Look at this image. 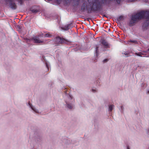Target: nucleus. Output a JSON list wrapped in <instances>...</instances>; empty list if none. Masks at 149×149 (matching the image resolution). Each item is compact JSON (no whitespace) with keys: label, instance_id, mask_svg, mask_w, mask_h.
Here are the masks:
<instances>
[{"label":"nucleus","instance_id":"f257e3e1","mask_svg":"<svg viewBox=\"0 0 149 149\" xmlns=\"http://www.w3.org/2000/svg\"><path fill=\"white\" fill-rule=\"evenodd\" d=\"M27 105L32 110L33 112L35 113H39V110L36 107L33 106L30 102H29L27 104Z\"/></svg>","mask_w":149,"mask_h":149},{"label":"nucleus","instance_id":"f03ea898","mask_svg":"<svg viewBox=\"0 0 149 149\" xmlns=\"http://www.w3.org/2000/svg\"><path fill=\"white\" fill-rule=\"evenodd\" d=\"M32 40L34 42L37 43H42L45 42V40H40L38 37L36 36L34 37Z\"/></svg>","mask_w":149,"mask_h":149},{"label":"nucleus","instance_id":"7ed1b4c3","mask_svg":"<svg viewBox=\"0 0 149 149\" xmlns=\"http://www.w3.org/2000/svg\"><path fill=\"white\" fill-rule=\"evenodd\" d=\"M66 107L68 109H72L73 107V105L72 104L67 103Z\"/></svg>","mask_w":149,"mask_h":149},{"label":"nucleus","instance_id":"20e7f679","mask_svg":"<svg viewBox=\"0 0 149 149\" xmlns=\"http://www.w3.org/2000/svg\"><path fill=\"white\" fill-rule=\"evenodd\" d=\"M56 41L58 42L61 43L63 42V40L60 37H57L56 39Z\"/></svg>","mask_w":149,"mask_h":149},{"label":"nucleus","instance_id":"39448f33","mask_svg":"<svg viewBox=\"0 0 149 149\" xmlns=\"http://www.w3.org/2000/svg\"><path fill=\"white\" fill-rule=\"evenodd\" d=\"M114 107V106L113 105H111L109 106V110L110 111H111L113 109Z\"/></svg>","mask_w":149,"mask_h":149},{"label":"nucleus","instance_id":"423d86ee","mask_svg":"<svg viewBox=\"0 0 149 149\" xmlns=\"http://www.w3.org/2000/svg\"><path fill=\"white\" fill-rule=\"evenodd\" d=\"M141 15V13H139V14H137L136 15V16L138 17L137 18V19H139L141 18L142 17V16H141L140 17Z\"/></svg>","mask_w":149,"mask_h":149},{"label":"nucleus","instance_id":"0eeeda50","mask_svg":"<svg viewBox=\"0 0 149 149\" xmlns=\"http://www.w3.org/2000/svg\"><path fill=\"white\" fill-rule=\"evenodd\" d=\"M51 35L49 33H47V34H45V37H51Z\"/></svg>","mask_w":149,"mask_h":149},{"label":"nucleus","instance_id":"6e6552de","mask_svg":"<svg viewBox=\"0 0 149 149\" xmlns=\"http://www.w3.org/2000/svg\"><path fill=\"white\" fill-rule=\"evenodd\" d=\"M97 91V89L93 88L92 89V91L93 93H95Z\"/></svg>","mask_w":149,"mask_h":149},{"label":"nucleus","instance_id":"1a4fd4ad","mask_svg":"<svg viewBox=\"0 0 149 149\" xmlns=\"http://www.w3.org/2000/svg\"><path fill=\"white\" fill-rule=\"evenodd\" d=\"M10 6L11 8H15V4H13V6H12L11 5H10Z\"/></svg>","mask_w":149,"mask_h":149},{"label":"nucleus","instance_id":"9d476101","mask_svg":"<svg viewBox=\"0 0 149 149\" xmlns=\"http://www.w3.org/2000/svg\"><path fill=\"white\" fill-rule=\"evenodd\" d=\"M136 54L137 55V56H141V54H139V53H136Z\"/></svg>","mask_w":149,"mask_h":149},{"label":"nucleus","instance_id":"9b49d317","mask_svg":"<svg viewBox=\"0 0 149 149\" xmlns=\"http://www.w3.org/2000/svg\"><path fill=\"white\" fill-rule=\"evenodd\" d=\"M61 0H57V3H59V1H60Z\"/></svg>","mask_w":149,"mask_h":149},{"label":"nucleus","instance_id":"f8f14e48","mask_svg":"<svg viewBox=\"0 0 149 149\" xmlns=\"http://www.w3.org/2000/svg\"><path fill=\"white\" fill-rule=\"evenodd\" d=\"M127 149H130V148L129 147L127 146Z\"/></svg>","mask_w":149,"mask_h":149},{"label":"nucleus","instance_id":"ddd939ff","mask_svg":"<svg viewBox=\"0 0 149 149\" xmlns=\"http://www.w3.org/2000/svg\"><path fill=\"white\" fill-rule=\"evenodd\" d=\"M147 133L149 134V129H148V130Z\"/></svg>","mask_w":149,"mask_h":149},{"label":"nucleus","instance_id":"4468645a","mask_svg":"<svg viewBox=\"0 0 149 149\" xmlns=\"http://www.w3.org/2000/svg\"><path fill=\"white\" fill-rule=\"evenodd\" d=\"M95 52L96 53H97V49H96Z\"/></svg>","mask_w":149,"mask_h":149},{"label":"nucleus","instance_id":"2eb2a0df","mask_svg":"<svg viewBox=\"0 0 149 149\" xmlns=\"http://www.w3.org/2000/svg\"><path fill=\"white\" fill-rule=\"evenodd\" d=\"M134 16H133V17H132V19L134 20Z\"/></svg>","mask_w":149,"mask_h":149},{"label":"nucleus","instance_id":"dca6fc26","mask_svg":"<svg viewBox=\"0 0 149 149\" xmlns=\"http://www.w3.org/2000/svg\"><path fill=\"white\" fill-rule=\"evenodd\" d=\"M48 0V1H50L51 0Z\"/></svg>","mask_w":149,"mask_h":149}]
</instances>
